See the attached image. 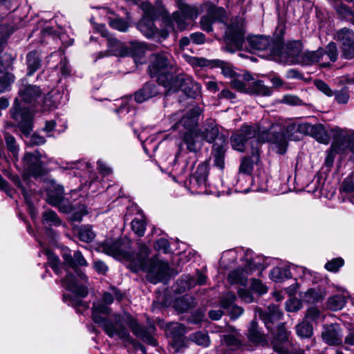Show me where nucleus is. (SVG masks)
<instances>
[{
    "label": "nucleus",
    "instance_id": "obj_10",
    "mask_svg": "<svg viewBox=\"0 0 354 354\" xmlns=\"http://www.w3.org/2000/svg\"><path fill=\"white\" fill-rule=\"evenodd\" d=\"M244 41L245 32L243 23H232L225 32V46L223 49L230 53H234L241 49Z\"/></svg>",
    "mask_w": 354,
    "mask_h": 354
},
{
    "label": "nucleus",
    "instance_id": "obj_18",
    "mask_svg": "<svg viewBox=\"0 0 354 354\" xmlns=\"http://www.w3.org/2000/svg\"><path fill=\"white\" fill-rule=\"evenodd\" d=\"M302 50V44L299 41L289 42L283 51L282 44L281 53L279 57L284 58L287 62L295 64L299 62V57Z\"/></svg>",
    "mask_w": 354,
    "mask_h": 354
},
{
    "label": "nucleus",
    "instance_id": "obj_33",
    "mask_svg": "<svg viewBox=\"0 0 354 354\" xmlns=\"http://www.w3.org/2000/svg\"><path fill=\"white\" fill-rule=\"evenodd\" d=\"M181 138L190 152L196 153L201 148V145L197 140V133L195 131L182 132Z\"/></svg>",
    "mask_w": 354,
    "mask_h": 354
},
{
    "label": "nucleus",
    "instance_id": "obj_31",
    "mask_svg": "<svg viewBox=\"0 0 354 354\" xmlns=\"http://www.w3.org/2000/svg\"><path fill=\"white\" fill-rule=\"evenodd\" d=\"M218 133L219 131L218 127L215 124V122L213 120H210L205 124L203 127V130L201 131V136L204 140H205L208 142H214L216 140V138H217V140L220 142V140H218ZM221 137L223 136H221Z\"/></svg>",
    "mask_w": 354,
    "mask_h": 354
},
{
    "label": "nucleus",
    "instance_id": "obj_49",
    "mask_svg": "<svg viewBox=\"0 0 354 354\" xmlns=\"http://www.w3.org/2000/svg\"><path fill=\"white\" fill-rule=\"evenodd\" d=\"M328 58L329 62H335L338 58V50L335 43L331 41L324 48V57ZM325 59V58H324Z\"/></svg>",
    "mask_w": 354,
    "mask_h": 354
},
{
    "label": "nucleus",
    "instance_id": "obj_21",
    "mask_svg": "<svg viewBox=\"0 0 354 354\" xmlns=\"http://www.w3.org/2000/svg\"><path fill=\"white\" fill-rule=\"evenodd\" d=\"M209 174L208 165L203 162L198 165L196 171L190 179V183L193 187L204 188L206 187Z\"/></svg>",
    "mask_w": 354,
    "mask_h": 354
},
{
    "label": "nucleus",
    "instance_id": "obj_46",
    "mask_svg": "<svg viewBox=\"0 0 354 354\" xmlns=\"http://www.w3.org/2000/svg\"><path fill=\"white\" fill-rule=\"evenodd\" d=\"M345 304V297L342 295H336L329 298L327 306L330 310L336 311L343 308Z\"/></svg>",
    "mask_w": 354,
    "mask_h": 354
},
{
    "label": "nucleus",
    "instance_id": "obj_53",
    "mask_svg": "<svg viewBox=\"0 0 354 354\" xmlns=\"http://www.w3.org/2000/svg\"><path fill=\"white\" fill-rule=\"evenodd\" d=\"M43 222L44 223L54 226H59L62 223L57 214L52 210H48L44 212Z\"/></svg>",
    "mask_w": 354,
    "mask_h": 354
},
{
    "label": "nucleus",
    "instance_id": "obj_54",
    "mask_svg": "<svg viewBox=\"0 0 354 354\" xmlns=\"http://www.w3.org/2000/svg\"><path fill=\"white\" fill-rule=\"evenodd\" d=\"M190 339L199 346L206 347L209 345V339L206 333L196 332L190 335Z\"/></svg>",
    "mask_w": 354,
    "mask_h": 354
},
{
    "label": "nucleus",
    "instance_id": "obj_15",
    "mask_svg": "<svg viewBox=\"0 0 354 354\" xmlns=\"http://www.w3.org/2000/svg\"><path fill=\"white\" fill-rule=\"evenodd\" d=\"M62 257L64 261V267H68L74 270L77 277L82 280L85 283L88 281V277L82 271H79L77 268L78 266H87L88 263L82 253L80 251L74 252L73 256L71 255L68 249L63 250Z\"/></svg>",
    "mask_w": 354,
    "mask_h": 354
},
{
    "label": "nucleus",
    "instance_id": "obj_50",
    "mask_svg": "<svg viewBox=\"0 0 354 354\" xmlns=\"http://www.w3.org/2000/svg\"><path fill=\"white\" fill-rule=\"evenodd\" d=\"M212 66L221 68V73L225 77H230L233 78L234 76H236V72L233 70L232 67L229 64L225 63L221 60H212Z\"/></svg>",
    "mask_w": 354,
    "mask_h": 354
},
{
    "label": "nucleus",
    "instance_id": "obj_63",
    "mask_svg": "<svg viewBox=\"0 0 354 354\" xmlns=\"http://www.w3.org/2000/svg\"><path fill=\"white\" fill-rule=\"evenodd\" d=\"M109 25L113 28L121 32H126L129 28V25L127 21L119 18L111 20L109 21Z\"/></svg>",
    "mask_w": 354,
    "mask_h": 354
},
{
    "label": "nucleus",
    "instance_id": "obj_43",
    "mask_svg": "<svg viewBox=\"0 0 354 354\" xmlns=\"http://www.w3.org/2000/svg\"><path fill=\"white\" fill-rule=\"evenodd\" d=\"M178 11L188 20H194L197 18L199 12L196 6L180 3L178 6Z\"/></svg>",
    "mask_w": 354,
    "mask_h": 354
},
{
    "label": "nucleus",
    "instance_id": "obj_35",
    "mask_svg": "<svg viewBox=\"0 0 354 354\" xmlns=\"http://www.w3.org/2000/svg\"><path fill=\"white\" fill-rule=\"evenodd\" d=\"M250 78L249 73L244 74L243 78L234 76L231 81V86L238 91L248 93Z\"/></svg>",
    "mask_w": 354,
    "mask_h": 354
},
{
    "label": "nucleus",
    "instance_id": "obj_62",
    "mask_svg": "<svg viewBox=\"0 0 354 354\" xmlns=\"http://www.w3.org/2000/svg\"><path fill=\"white\" fill-rule=\"evenodd\" d=\"M12 71V58L1 57L0 58V74L10 73Z\"/></svg>",
    "mask_w": 354,
    "mask_h": 354
},
{
    "label": "nucleus",
    "instance_id": "obj_32",
    "mask_svg": "<svg viewBox=\"0 0 354 354\" xmlns=\"http://www.w3.org/2000/svg\"><path fill=\"white\" fill-rule=\"evenodd\" d=\"M259 159V147L252 151V157H245L242 159L239 171L245 174H250L252 172L254 163L257 162Z\"/></svg>",
    "mask_w": 354,
    "mask_h": 354
},
{
    "label": "nucleus",
    "instance_id": "obj_17",
    "mask_svg": "<svg viewBox=\"0 0 354 354\" xmlns=\"http://www.w3.org/2000/svg\"><path fill=\"white\" fill-rule=\"evenodd\" d=\"M99 249L103 252L115 258L124 257L126 255L124 243L118 239L105 240L100 245Z\"/></svg>",
    "mask_w": 354,
    "mask_h": 354
},
{
    "label": "nucleus",
    "instance_id": "obj_19",
    "mask_svg": "<svg viewBox=\"0 0 354 354\" xmlns=\"http://www.w3.org/2000/svg\"><path fill=\"white\" fill-rule=\"evenodd\" d=\"M322 337L329 345H339L342 342V330L338 324H330L324 327Z\"/></svg>",
    "mask_w": 354,
    "mask_h": 354
},
{
    "label": "nucleus",
    "instance_id": "obj_12",
    "mask_svg": "<svg viewBox=\"0 0 354 354\" xmlns=\"http://www.w3.org/2000/svg\"><path fill=\"white\" fill-rule=\"evenodd\" d=\"M11 117L17 123L20 130L24 134L32 131L33 114L28 108L21 106L18 99H15L13 106L10 111Z\"/></svg>",
    "mask_w": 354,
    "mask_h": 354
},
{
    "label": "nucleus",
    "instance_id": "obj_22",
    "mask_svg": "<svg viewBox=\"0 0 354 354\" xmlns=\"http://www.w3.org/2000/svg\"><path fill=\"white\" fill-rule=\"evenodd\" d=\"M236 300V295L233 293H227L221 300V306L227 310L233 319L238 318L243 313V309L234 304Z\"/></svg>",
    "mask_w": 354,
    "mask_h": 354
},
{
    "label": "nucleus",
    "instance_id": "obj_30",
    "mask_svg": "<svg viewBox=\"0 0 354 354\" xmlns=\"http://www.w3.org/2000/svg\"><path fill=\"white\" fill-rule=\"evenodd\" d=\"M188 19L185 18L182 14L178 11L174 12L171 17H167L165 19V25L171 30H174V23L175 22L177 25V28L180 30H185L188 24L187 22Z\"/></svg>",
    "mask_w": 354,
    "mask_h": 354
},
{
    "label": "nucleus",
    "instance_id": "obj_41",
    "mask_svg": "<svg viewBox=\"0 0 354 354\" xmlns=\"http://www.w3.org/2000/svg\"><path fill=\"white\" fill-rule=\"evenodd\" d=\"M274 351L279 354H305L304 351L294 346L290 342L282 345H275Z\"/></svg>",
    "mask_w": 354,
    "mask_h": 354
},
{
    "label": "nucleus",
    "instance_id": "obj_27",
    "mask_svg": "<svg viewBox=\"0 0 354 354\" xmlns=\"http://www.w3.org/2000/svg\"><path fill=\"white\" fill-rule=\"evenodd\" d=\"M19 94L24 102L33 104L41 97V91L37 86L28 85L21 88Z\"/></svg>",
    "mask_w": 354,
    "mask_h": 354
},
{
    "label": "nucleus",
    "instance_id": "obj_16",
    "mask_svg": "<svg viewBox=\"0 0 354 354\" xmlns=\"http://www.w3.org/2000/svg\"><path fill=\"white\" fill-rule=\"evenodd\" d=\"M101 28L102 35L104 37H107L108 50L104 52H100L97 57L102 58L110 54L117 56L125 55L127 53V49L124 48L123 44L115 38L110 37L108 32L105 30L104 26H102Z\"/></svg>",
    "mask_w": 354,
    "mask_h": 354
},
{
    "label": "nucleus",
    "instance_id": "obj_45",
    "mask_svg": "<svg viewBox=\"0 0 354 354\" xmlns=\"http://www.w3.org/2000/svg\"><path fill=\"white\" fill-rule=\"evenodd\" d=\"M248 336L254 342H260L263 339V336L259 330L258 324L254 319L252 320L250 323Z\"/></svg>",
    "mask_w": 354,
    "mask_h": 354
},
{
    "label": "nucleus",
    "instance_id": "obj_44",
    "mask_svg": "<svg viewBox=\"0 0 354 354\" xmlns=\"http://www.w3.org/2000/svg\"><path fill=\"white\" fill-rule=\"evenodd\" d=\"M334 9L339 17L351 21L354 17V12L346 4L339 3L333 5Z\"/></svg>",
    "mask_w": 354,
    "mask_h": 354
},
{
    "label": "nucleus",
    "instance_id": "obj_58",
    "mask_svg": "<svg viewBox=\"0 0 354 354\" xmlns=\"http://www.w3.org/2000/svg\"><path fill=\"white\" fill-rule=\"evenodd\" d=\"M79 236L81 241L90 243L94 239L95 234L91 226L86 225L80 229Z\"/></svg>",
    "mask_w": 354,
    "mask_h": 354
},
{
    "label": "nucleus",
    "instance_id": "obj_37",
    "mask_svg": "<svg viewBox=\"0 0 354 354\" xmlns=\"http://www.w3.org/2000/svg\"><path fill=\"white\" fill-rule=\"evenodd\" d=\"M310 136L323 144H328L330 141V137L322 124L313 125Z\"/></svg>",
    "mask_w": 354,
    "mask_h": 354
},
{
    "label": "nucleus",
    "instance_id": "obj_57",
    "mask_svg": "<svg viewBox=\"0 0 354 354\" xmlns=\"http://www.w3.org/2000/svg\"><path fill=\"white\" fill-rule=\"evenodd\" d=\"M333 95L335 101L341 104H346L350 99L349 90L346 86L334 92Z\"/></svg>",
    "mask_w": 354,
    "mask_h": 354
},
{
    "label": "nucleus",
    "instance_id": "obj_6",
    "mask_svg": "<svg viewBox=\"0 0 354 354\" xmlns=\"http://www.w3.org/2000/svg\"><path fill=\"white\" fill-rule=\"evenodd\" d=\"M203 113V109L198 105H194L184 115L178 112L171 115V120L175 122L172 129L178 130L180 133L194 131L197 127L199 117Z\"/></svg>",
    "mask_w": 354,
    "mask_h": 354
},
{
    "label": "nucleus",
    "instance_id": "obj_59",
    "mask_svg": "<svg viewBox=\"0 0 354 354\" xmlns=\"http://www.w3.org/2000/svg\"><path fill=\"white\" fill-rule=\"evenodd\" d=\"M46 254L48 257V261L50 266L54 270V271L57 274H60L61 272V266L59 263V260L58 257L55 255L53 252L49 250L46 251Z\"/></svg>",
    "mask_w": 354,
    "mask_h": 354
},
{
    "label": "nucleus",
    "instance_id": "obj_28",
    "mask_svg": "<svg viewBox=\"0 0 354 354\" xmlns=\"http://www.w3.org/2000/svg\"><path fill=\"white\" fill-rule=\"evenodd\" d=\"M302 61L308 65L315 63H321L322 67L330 66L329 62H324V48H319L315 51L306 52L302 55Z\"/></svg>",
    "mask_w": 354,
    "mask_h": 354
},
{
    "label": "nucleus",
    "instance_id": "obj_2",
    "mask_svg": "<svg viewBox=\"0 0 354 354\" xmlns=\"http://www.w3.org/2000/svg\"><path fill=\"white\" fill-rule=\"evenodd\" d=\"M281 127L277 124L271 125L269 129L244 124L232 134L231 145L234 149L244 151L248 144L252 146V151L256 147H259V142H270L276 145L279 153L283 154L286 152V146L285 137L280 132L277 135L274 134L277 131H281Z\"/></svg>",
    "mask_w": 354,
    "mask_h": 354
},
{
    "label": "nucleus",
    "instance_id": "obj_47",
    "mask_svg": "<svg viewBox=\"0 0 354 354\" xmlns=\"http://www.w3.org/2000/svg\"><path fill=\"white\" fill-rule=\"evenodd\" d=\"M296 331L298 336L301 338H309L313 335V326L308 322L304 320L296 326Z\"/></svg>",
    "mask_w": 354,
    "mask_h": 354
},
{
    "label": "nucleus",
    "instance_id": "obj_40",
    "mask_svg": "<svg viewBox=\"0 0 354 354\" xmlns=\"http://www.w3.org/2000/svg\"><path fill=\"white\" fill-rule=\"evenodd\" d=\"M196 160V158L195 154L187 156L183 160L182 165H179L178 167H176L174 171L178 175H184L193 169Z\"/></svg>",
    "mask_w": 354,
    "mask_h": 354
},
{
    "label": "nucleus",
    "instance_id": "obj_5",
    "mask_svg": "<svg viewBox=\"0 0 354 354\" xmlns=\"http://www.w3.org/2000/svg\"><path fill=\"white\" fill-rule=\"evenodd\" d=\"M66 272V276L62 279V285L77 297H73L69 294H64L63 295L64 302L75 307H82L83 310L87 309L88 305L83 303L79 297H85L88 295V286L86 284H80L76 277L67 270Z\"/></svg>",
    "mask_w": 354,
    "mask_h": 354
},
{
    "label": "nucleus",
    "instance_id": "obj_55",
    "mask_svg": "<svg viewBox=\"0 0 354 354\" xmlns=\"http://www.w3.org/2000/svg\"><path fill=\"white\" fill-rule=\"evenodd\" d=\"M4 138L8 149L12 153L16 159H17L19 147L17 145L15 138L8 133L4 134Z\"/></svg>",
    "mask_w": 354,
    "mask_h": 354
},
{
    "label": "nucleus",
    "instance_id": "obj_36",
    "mask_svg": "<svg viewBox=\"0 0 354 354\" xmlns=\"http://www.w3.org/2000/svg\"><path fill=\"white\" fill-rule=\"evenodd\" d=\"M28 76H31L39 69L41 65V59L36 52L32 51L28 53L26 57Z\"/></svg>",
    "mask_w": 354,
    "mask_h": 354
},
{
    "label": "nucleus",
    "instance_id": "obj_23",
    "mask_svg": "<svg viewBox=\"0 0 354 354\" xmlns=\"http://www.w3.org/2000/svg\"><path fill=\"white\" fill-rule=\"evenodd\" d=\"M159 93L160 91L155 84L147 82L134 93V100L138 103H142Z\"/></svg>",
    "mask_w": 354,
    "mask_h": 354
},
{
    "label": "nucleus",
    "instance_id": "obj_61",
    "mask_svg": "<svg viewBox=\"0 0 354 354\" xmlns=\"http://www.w3.org/2000/svg\"><path fill=\"white\" fill-rule=\"evenodd\" d=\"M133 231L139 236H142L145 232V223L144 221L135 218L131 221Z\"/></svg>",
    "mask_w": 354,
    "mask_h": 354
},
{
    "label": "nucleus",
    "instance_id": "obj_60",
    "mask_svg": "<svg viewBox=\"0 0 354 354\" xmlns=\"http://www.w3.org/2000/svg\"><path fill=\"white\" fill-rule=\"evenodd\" d=\"M207 14L215 21H223L225 17V11L223 8H214L209 10Z\"/></svg>",
    "mask_w": 354,
    "mask_h": 354
},
{
    "label": "nucleus",
    "instance_id": "obj_39",
    "mask_svg": "<svg viewBox=\"0 0 354 354\" xmlns=\"http://www.w3.org/2000/svg\"><path fill=\"white\" fill-rule=\"evenodd\" d=\"M273 124H277L281 127V131H277V132L274 133V134L277 135L278 132H280L281 133H282L284 136L286 142H287L286 137L289 138L290 139H292V140H296L298 138L297 136H295V134L296 133H298V131H299V127H298L299 122H294L292 120H290V122L288 123V124L286 127V134H284L283 132V128L282 127L281 124H279L277 123L272 124V125H273ZM286 147H287V145L286 146Z\"/></svg>",
    "mask_w": 354,
    "mask_h": 354
},
{
    "label": "nucleus",
    "instance_id": "obj_64",
    "mask_svg": "<svg viewBox=\"0 0 354 354\" xmlns=\"http://www.w3.org/2000/svg\"><path fill=\"white\" fill-rule=\"evenodd\" d=\"M321 318V312L316 307H310L308 309L306 316L305 320L307 322H317Z\"/></svg>",
    "mask_w": 354,
    "mask_h": 354
},
{
    "label": "nucleus",
    "instance_id": "obj_14",
    "mask_svg": "<svg viewBox=\"0 0 354 354\" xmlns=\"http://www.w3.org/2000/svg\"><path fill=\"white\" fill-rule=\"evenodd\" d=\"M336 39L341 44L342 57L346 59L354 58V32L348 28L337 31Z\"/></svg>",
    "mask_w": 354,
    "mask_h": 354
},
{
    "label": "nucleus",
    "instance_id": "obj_9",
    "mask_svg": "<svg viewBox=\"0 0 354 354\" xmlns=\"http://www.w3.org/2000/svg\"><path fill=\"white\" fill-rule=\"evenodd\" d=\"M252 250H246L245 254V263L243 268L236 269L229 273L227 278L231 283L245 285L247 282V275L252 274L257 270H263L265 269L263 264L254 261L252 259Z\"/></svg>",
    "mask_w": 354,
    "mask_h": 354
},
{
    "label": "nucleus",
    "instance_id": "obj_7",
    "mask_svg": "<svg viewBox=\"0 0 354 354\" xmlns=\"http://www.w3.org/2000/svg\"><path fill=\"white\" fill-rule=\"evenodd\" d=\"M169 264L167 262L160 259L158 257H154L139 270L147 274L146 277L149 281L156 284L167 279L169 274ZM138 269H136V271Z\"/></svg>",
    "mask_w": 354,
    "mask_h": 354
},
{
    "label": "nucleus",
    "instance_id": "obj_25",
    "mask_svg": "<svg viewBox=\"0 0 354 354\" xmlns=\"http://www.w3.org/2000/svg\"><path fill=\"white\" fill-rule=\"evenodd\" d=\"M148 17H145L138 23V28L140 32L147 37L151 38L156 35L157 28L154 26L153 21L151 19L152 13L149 10H145Z\"/></svg>",
    "mask_w": 354,
    "mask_h": 354
},
{
    "label": "nucleus",
    "instance_id": "obj_29",
    "mask_svg": "<svg viewBox=\"0 0 354 354\" xmlns=\"http://www.w3.org/2000/svg\"><path fill=\"white\" fill-rule=\"evenodd\" d=\"M270 277L275 282H281L291 278L290 265L284 264L274 268L270 272Z\"/></svg>",
    "mask_w": 354,
    "mask_h": 354
},
{
    "label": "nucleus",
    "instance_id": "obj_26",
    "mask_svg": "<svg viewBox=\"0 0 354 354\" xmlns=\"http://www.w3.org/2000/svg\"><path fill=\"white\" fill-rule=\"evenodd\" d=\"M220 143L216 142L213 146L212 156L214 158V165L223 169L225 167V149L224 144L225 139L223 137L218 138Z\"/></svg>",
    "mask_w": 354,
    "mask_h": 354
},
{
    "label": "nucleus",
    "instance_id": "obj_24",
    "mask_svg": "<svg viewBox=\"0 0 354 354\" xmlns=\"http://www.w3.org/2000/svg\"><path fill=\"white\" fill-rule=\"evenodd\" d=\"M64 187L54 180L49 181L48 187V202L53 206L60 205L63 199Z\"/></svg>",
    "mask_w": 354,
    "mask_h": 354
},
{
    "label": "nucleus",
    "instance_id": "obj_11",
    "mask_svg": "<svg viewBox=\"0 0 354 354\" xmlns=\"http://www.w3.org/2000/svg\"><path fill=\"white\" fill-rule=\"evenodd\" d=\"M332 149L340 154L354 155V131L344 130L339 128L334 130Z\"/></svg>",
    "mask_w": 354,
    "mask_h": 354
},
{
    "label": "nucleus",
    "instance_id": "obj_3",
    "mask_svg": "<svg viewBox=\"0 0 354 354\" xmlns=\"http://www.w3.org/2000/svg\"><path fill=\"white\" fill-rule=\"evenodd\" d=\"M175 62L171 55L167 52L154 53L152 55L151 64L149 66V71L151 77H156L157 82L162 86L160 77H165L166 82H171L175 77L173 74Z\"/></svg>",
    "mask_w": 354,
    "mask_h": 354
},
{
    "label": "nucleus",
    "instance_id": "obj_42",
    "mask_svg": "<svg viewBox=\"0 0 354 354\" xmlns=\"http://www.w3.org/2000/svg\"><path fill=\"white\" fill-rule=\"evenodd\" d=\"M195 302L193 297L190 295H185L175 301V307L180 311H186L194 306Z\"/></svg>",
    "mask_w": 354,
    "mask_h": 354
},
{
    "label": "nucleus",
    "instance_id": "obj_51",
    "mask_svg": "<svg viewBox=\"0 0 354 354\" xmlns=\"http://www.w3.org/2000/svg\"><path fill=\"white\" fill-rule=\"evenodd\" d=\"M169 330L171 332L174 341L183 342V335L186 332L185 328L183 324L174 323L169 326Z\"/></svg>",
    "mask_w": 354,
    "mask_h": 354
},
{
    "label": "nucleus",
    "instance_id": "obj_52",
    "mask_svg": "<svg viewBox=\"0 0 354 354\" xmlns=\"http://www.w3.org/2000/svg\"><path fill=\"white\" fill-rule=\"evenodd\" d=\"M325 294L321 290L315 288L308 290L305 295V300L308 303H317L322 301Z\"/></svg>",
    "mask_w": 354,
    "mask_h": 354
},
{
    "label": "nucleus",
    "instance_id": "obj_13",
    "mask_svg": "<svg viewBox=\"0 0 354 354\" xmlns=\"http://www.w3.org/2000/svg\"><path fill=\"white\" fill-rule=\"evenodd\" d=\"M42 158L43 156L38 151H35L32 153H26L23 158L25 171L29 175L34 177H39L44 175L46 171L44 167V164L41 161Z\"/></svg>",
    "mask_w": 354,
    "mask_h": 354
},
{
    "label": "nucleus",
    "instance_id": "obj_1",
    "mask_svg": "<svg viewBox=\"0 0 354 354\" xmlns=\"http://www.w3.org/2000/svg\"><path fill=\"white\" fill-rule=\"evenodd\" d=\"M92 311L93 322L98 324L109 337H113L116 336L124 342H132L130 333L124 326V323H125L136 337L149 344L156 345L155 339L129 313H124L123 315H114V322H111L102 317L101 314H110L111 309L106 304L100 301L93 303Z\"/></svg>",
    "mask_w": 354,
    "mask_h": 354
},
{
    "label": "nucleus",
    "instance_id": "obj_48",
    "mask_svg": "<svg viewBox=\"0 0 354 354\" xmlns=\"http://www.w3.org/2000/svg\"><path fill=\"white\" fill-rule=\"evenodd\" d=\"M15 80V75L12 73L1 75L0 76V93L9 91Z\"/></svg>",
    "mask_w": 354,
    "mask_h": 354
},
{
    "label": "nucleus",
    "instance_id": "obj_56",
    "mask_svg": "<svg viewBox=\"0 0 354 354\" xmlns=\"http://www.w3.org/2000/svg\"><path fill=\"white\" fill-rule=\"evenodd\" d=\"M285 342H290L288 339V331L284 324L281 323L277 326V341L273 344V348L275 345H282Z\"/></svg>",
    "mask_w": 354,
    "mask_h": 354
},
{
    "label": "nucleus",
    "instance_id": "obj_20",
    "mask_svg": "<svg viewBox=\"0 0 354 354\" xmlns=\"http://www.w3.org/2000/svg\"><path fill=\"white\" fill-rule=\"evenodd\" d=\"M258 314L259 317L263 320L266 328L272 331V324L274 322L281 319L283 313L279 310V306L274 304H271L268 307V310L263 312L259 310Z\"/></svg>",
    "mask_w": 354,
    "mask_h": 354
},
{
    "label": "nucleus",
    "instance_id": "obj_8",
    "mask_svg": "<svg viewBox=\"0 0 354 354\" xmlns=\"http://www.w3.org/2000/svg\"><path fill=\"white\" fill-rule=\"evenodd\" d=\"M248 46L251 51H266L271 56L280 55L281 53L282 41L277 39L274 40L264 36H251L248 37Z\"/></svg>",
    "mask_w": 354,
    "mask_h": 354
},
{
    "label": "nucleus",
    "instance_id": "obj_34",
    "mask_svg": "<svg viewBox=\"0 0 354 354\" xmlns=\"http://www.w3.org/2000/svg\"><path fill=\"white\" fill-rule=\"evenodd\" d=\"M248 93L268 96L271 95L272 90L265 86L261 80H257L249 83Z\"/></svg>",
    "mask_w": 354,
    "mask_h": 354
},
{
    "label": "nucleus",
    "instance_id": "obj_38",
    "mask_svg": "<svg viewBox=\"0 0 354 354\" xmlns=\"http://www.w3.org/2000/svg\"><path fill=\"white\" fill-rule=\"evenodd\" d=\"M150 254V249L144 243L138 244V252L136 254V266L138 267L136 269H139L147 262L150 260L148 257Z\"/></svg>",
    "mask_w": 354,
    "mask_h": 354
},
{
    "label": "nucleus",
    "instance_id": "obj_4",
    "mask_svg": "<svg viewBox=\"0 0 354 354\" xmlns=\"http://www.w3.org/2000/svg\"><path fill=\"white\" fill-rule=\"evenodd\" d=\"M165 77H160L162 86L166 89V93H173L181 90L187 96L194 98L201 92V85L194 82L190 76L183 73L175 75L171 82H166Z\"/></svg>",
    "mask_w": 354,
    "mask_h": 354
}]
</instances>
